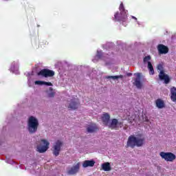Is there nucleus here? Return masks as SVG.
<instances>
[{
	"mask_svg": "<svg viewBox=\"0 0 176 176\" xmlns=\"http://www.w3.org/2000/svg\"><path fill=\"white\" fill-rule=\"evenodd\" d=\"M38 126H39V122L38 121V119L34 116L30 117L28 122L29 133H30V134L36 133L38 130Z\"/></svg>",
	"mask_w": 176,
	"mask_h": 176,
	"instance_id": "3",
	"label": "nucleus"
},
{
	"mask_svg": "<svg viewBox=\"0 0 176 176\" xmlns=\"http://www.w3.org/2000/svg\"><path fill=\"white\" fill-rule=\"evenodd\" d=\"M96 162L94 160H85L82 163V167L86 168L87 167H94Z\"/></svg>",
	"mask_w": 176,
	"mask_h": 176,
	"instance_id": "16",
	"label": "nucleus"
},
{
	"mask_svg": "<svg viewBox=\"0 0 176 176\" xmlns=\"http://www.w3.org/2000/svg\"><path fill=\"white\" fill-rule=\"evenodd\" d=\"M155 104L156 107L159 108V109H162L165 107L164 101H163L162 99H157L155 100Z\"/></svg>",
	"mask_w": 176,
	"mask_h": 176,
	"instance_id": "18",
	"label": "nucleus"
},
{
	"mask_svg": "<svg viewBox=\"0 0 176 176\" xmlns=\"http://www.w3.org/2000/svg\"><path fill=\"white\" fill-rule=\"evenodd\" d=\"M145 144V138H141V135L139 137H135L133 135H131L129 137L126 142V148H135V146L140 147L142 146Z\"/></svg>",
	"mask_w": 176,
	"mask_h": 176,
	"instance_id": "1",
	"label": "nucleus"
},
{
	"mask_svg": "<svg viewBox=\"0 0 176 176\" xmlns=\"http://www.w3.org/2000/svg\"><path fill=\"white\" fill-rule=\"evenodd\" d=\"M126 75H127V76H131V75H133V74H131V73H128Z\"/></svg>",
	"mask_w": 176,
	"mask_h": 176,
	"instance_id": "26",
	"label": "nucleus"
},
{
	"mask_svg": "<svg viewBox=\"0 0 176 176\" xmlns=\"http://www.w3.org/2000/svg\"><path fill=\"white\" fill-rule=\"evenodd\" d=\"M119 123V121L116 118H113L111 120V122L108 124L109 129H111V130H116L118 129V124Z\"/></svg>",
	"mask_w": 176,
	"mask_h": 176,
	"instance_id": "13",
	"label": "nucleus"
},
{
	"mask_svg": "<svg viewBox=\"0 0 176 176\" xmlns=\"http://www.w3.org/2000/svg\"><path fill=\"white\" fill-rule=\"evenodd\" d=\"M79 107V103L75 101V100H72L71 102L68 105V109L70 110L75 111V109H78Z\"/></svg>",
	"mask_w": 176,
	"mask_h": 176,
	"instance_id": "15",
	"label": "nucleus"
},
{
	"mask_svg": "<svg viewBox=\"0 0 176 176\" xmlns=\"http://www.w3.org/2000/svg\"><path fill=\"white\" fill-rule=\"evenodd\" d=\"M80 168V164L78 162L76 165L72 166L69 170H67V174L69 175H75L77 173L79 172V169Z\"/></svg>",
	"mask_w": 176,
	"mask_h": 176,
	"instance_id": "10",
	"label": "nucleus"
},
{
	"mask_svg": "<svg viewBox=\"0 0 176 176\" xmlns=\"http://www.w3.org/2000/svg\"><path fill=\"white\" fill-rule=\"evenodd\" d=\"M157 68L159 71H160L159 74V78L160 79V80H164L165 85H168L170 80V76H168V74H164V70L163 69V65L159 64Z\"/></svg>",
	"mask_w": 176,
	"mask_h": 176,
	"instance_id": "4",
	"label": "nucleus"
},
{
	"mask_svg": "<svg viewBox=\"0 0 176 176\" xmlns=\"http://www.w3.org/2000/svg\"><path fill=\"white\" fill-rule=\"evenodd\" d=\"M101 57H102V54L98 51L96 54V58H101Z\"/></svg>",
	"mask_w": 176,
	"mask_h": 176,
	"instance_id": "25",
	"label": "nucleus"
},
{
	"mask_svg": "<svg viewBox=\"0 0 176 176\" xmlns=\"http://www.w3.org/2000/svg\"><path fill=\"white\" fill-rule=\"evenodd\" d=\"M152 58L151 57V56H145L144 58H143V63H144V64H148V63H151L150 61H151V59Z\"/></svg>",
	"mask_w": 176,
	"mask_h": 176,
	"instance_id": "23",
	"label": "nucleus"
},
{
	"mask_svg": "<svg viewBox=\"0 0 176 176\" xmlns=\"http://www.w3.org/2000/svg\"><path fill=\"white\" fill-rule=\"evenodd\" d=\"M160 156L162 157V159H164L166 162H174L176 159L175 154L171 152H163L162 151L160 153Z\"/></svg>",
	"mask_w": 176,
	"mask_h": 176,
	"instance_id": "7",
	"label": "nucleus"
},
{
	"mask_svg": "<svg viewBox=\"0 0 176 176\" xmlns=\"http://www.w3.org/2000/svg\"><path fill=\"white\" fill-rule=\"evenodd\" d=\"M35 85H45V86H53V84L50 82H45V81H41V80H36L35 81Z\"/></svg>",
	"mask_w": 176,
	"mask_h": 176,
	"instance_id": "20",
	"label": "nucleus"
},
{
	"mask_svg": "<svg viewBox=\"0 0 176 176\" xmlns=\"http://www.w3.org/2000/svg\"><path fill=\"white\" fill-rule=\"evenodd\" d=\"M49 90L51 92L48 94V97L50 98H52L53 97H54L56 93L54 91H53V88L52 87H50Z\"/></svg>",
	"mask_w": 176,
	"mask_h": 176,
	"instance_id": "24",
	"label": "nucleus"
},
{
	"mask_svg": "<svg viewBox=\"0 0 176 176\" xmlns=\"http://www.w3.org/2000/svg\"><path fill=\"white\" fill-rule=\"evenodd\" d=\"M102 168L104 171H111L112 168L109 162H105L102 164Z\"/></svg>",
	"mask_w": 176,
	"mask_h": 176,
	"instance_id": "19",
	"label": "nucleus"
},
{
	"mask_svg": "<svg viewBox=\"0 0 176 176\" xmlns=\"http://www.w3.org/2000/svg\"><path fill=\"white\" fill-rule=\"evenodd\" d=\"M109 120H111V116L108 113H104L102 116V122L104 126L109 124Z\"/></svg>",
	"mask_w": 176,
	"mask_h": 176,
	"instance_id": "14",
	"label": "nucleus"
},
{
	"mask_svg": "<svg viewBox=\"0 0 176 176\" xmlns=\"http://www.w3.org/2000/svg\"><path fill=\"white\" fill-rule=\"evenodd\" d=\"M49 145H50V143L47 142V140H41V144L37 146L38 152H39V153H45V152L49 149Z\"/></svg>",
	"mask_w": 176,
	"mask_h": 176,
	"instance_id": "5",
	"label": "nucleus"
},
{
	"mask_svg": "<svg viewBox=\"0 0 176 176\" xmlns=\"http://www.w3.org/2000/svg\"><path fill=\"white\" fill-rule=\"evenodd\" d=\"M132 18H133L135 20H137V19L135 18V16H132Z\"/></svg>",
	"mask_w": 176,
	"mask_h": 176,
	"instance_id": "27",
	"label": "nucleus"
},
{
	"mask_svg": "<svg viewBox=\"0 0 176 176\" xmlns=\"http://www.w3.org/2000/svg\"><path fill=\"white\" fill-rule=\"evenodd\" d=\"M147 68L149 71L150 75H155V69H153V65H152V63L148 62Z\"/></svg>",
	"mask_w": 176,
	"mask_h": 176,
	"instance_id": "21",
	"label": "nucleus"
},
{
	"mask_svg": "<svg viewBox=\"0 0 176 176\" xmlns=\"http://www.w3.org/2000/svg\"><path fill=\"white\" fill-rule=\"evenodd\" d=\"M134 76H136V78L133 79V86H135L137 89H142V82H141V73H135Z\"/></svg>",
	"mask_w": 176,
	"mask_h": 176,
	"instance_id": "8",
	"label": "nucleus"
},
{
	"mask_svg": "<svg viewBox=\"0 0 176 176\" xmlns=\"http://www.w3.org/2000/svg\"><path fill=\"white\" fill-rule=\"evenodd\" d=\"M106 79H123V75H120V76H107L105 77Z\"/></svg>",
	"mask_w": 176,
	"mask_h": 176,
	"instance_id": "22",
	"label": "nucleus"
},
{
	"mask_svg": "<svg viewBox=\"0 0 176 176\" xmlns=\"http://www.w3.org/2000/svg\"><path fill=\"white\" fill-rule=\"evenodd\" d=\"M119 12H117L114 14V20L116 21H122V23H125V21H127V10L124 9V5H123V3H121L119 7Z\"/></svg>",
	"mask_w": 176,
	"mask_h": 176,
	"instance_id": "2",
	"label": "nucleus"
},
{
	"mask_svg": "<svg viewBox=\"0 0 176 176\" xmlns=\"http://www.w3.org/2000/svg\"><path fill=\"white\" fill-rule=\"evenodd\" d=\"M61 146H63V142L60 140L56 141L54 145V151L53 153L54 156H58L60 155V151H61Z\"/></svg>",
	"mask_w": 176,
	"mask_h": 176,
	"instance_id": "9",
	"label": "nucleus"
},
{
	"mask_svg": "<svg viewBox=\"0 0 176 176\" xmlns=\"http://www.w3.org/2000/svg\"><path fill=\"white\" fill-rule=\"evenodd\" d=\"M54 75H56L54 71L49 69H43L37 73V76H42V78H52Z\"/></svg>",
	"mask_w": 176,
	"mask_h": 176,
	"instance_id": "6",
	"label": "nucleus"
},
{
	"mask_svg": "<svg viewBox=\"0 0 176 176\" xmlns=\"http://www.w3.org/2000/svg\"><path fill=\"white\" fill-rule=\"evenodd\" d=\"M157 50L160 54H167L168 53V47L163 44H159L157 45Z\"/></svg>",
	"mask_w": 176,
	"mask_h": 176,
	"instance_id": "12",
	"label": "nucleus"
},
{
	"mask_svg": "<svg viewBox=\"0 0 176 176\" xmlns=\"http://www.w3.org/2000/svg\"><path fill=\"white\" fill-rule=\"evenodd\" d=\"M87 133H93L98 131V126L96 123L91 122L87 126Z\"/></svg>",
	"mask_w": 176,
	"mask_h": 176,
	"instance_id": "11",
	"label": "nucleus"
},
{
	"mask_svg": "<svg viewBox=\"0 0 176 176\" xmlns=\"http://www.w3.org/2000/svg\"><path fill=\"white\" fill-rule=\"evenodd\" d=\"M170 98L173 102H176V87H173L170 89Z\"/></svg>",
	"mask_w": 176,
	"mask_h": 176,
	"instance_id": "17",
	"label": "nucleus"
}]
</instances>
